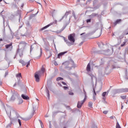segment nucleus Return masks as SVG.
Instances as JSON below:
<instances>
[{
    "label": "nucleus",
    "instance_id": "obj_4",
    "mask_svg": "<svg viewBox=\"0 0 128 128\" xmlns=\"http://www.w3.org/2000/svg\"><path fill=\"white\" fill-rule=\"evenodd\" d=\"M18 96H20V95L18 94L16 92L14 93L11 98V100H16V98H18Z\"/></svg>",
    "mask_w": 128,
    "mask_h": 128
},
{
    "label": "nucleus",
    "instance_id": "obj_3",
    "mask_svg": "<svg viewBox=\"0 0 128 128\" xmlns=\"http://www.w3.org/2000/svg\"><path fill=\"white\" fill-rule=\"evenodd\" d=\"M40 71L38 72L35 73L34 78L36 82H40Z\"/></svg>",
    "mask_w": 128,
    "mask_h": 128
},
{
    "label": "nucleus",
    "instance_id": "obj_49",
    "mask_svg": "<svg viewBox=\"0 0 128 128\" xmlns=\"http://www.w3.org/2000/svg\"><path fill=\"white\" fill-rule=\"evenodd\" d=\"M2 2V0H0V2Z\"/></svg>",
    "mask_w": 128,
    "mask_h": 128
},
{
    "label": "nucleus",
    "instance_id": "obj_22",
    "mask_svg": "<svg viewBox=\"0 0 128 128\" xmlns=\"http://www.w3.org/2000/svg\"><path fill=\"white\" fill-rule=\"evenodd\" d=\"M16 78H22V74L18 73L16 75Z\"/></svg>",
    "mask_w": 128,
    "mask_h": 128
},
{
    "label": "nucleus",
    "instance_id": "obj_2",
    "mask_svg": "<svg viewBox=\"0 0 128 128\" xmlns=\"http://www.w3.org/2000/svg\"><path fill=\"white\" fill-rule=\"evenodd\" d=\"M86 100V96H84V99L82 101H78L77 104V108H81L82 106V104H84V102Z\"/></svg>",
    "mask_w": 128,
    "mask_h": 128
},
{
    "label": "nucleus",
    "instance_id": "obj_32",
    "mask_svg": "<svg viewBox=\"0 0 128 128\" xmlns=\"http://www.w3.org/2000/svg\"><path fill=\"white\" fill-rule=\"evenodd\" d=\"M47 93L48 98H50V91L48 90H47Z\"/></svg>",
    "mask_w": 128,
    "mask_h": 128
},
{
    "label": "nucleus",
    "instance_id": "obj_41",
    "mask_svg": "<svg viewBox=\"0 0 128 128\" xmlns=\"http://www.w3.org/2000/svg\"><path fill=\"white\" fill-rule=\"evenodd\" d=\"M58 84L60 86H62V84H60V83H58Z\"/></svg>",
    "mask_w": 128,
    "mask_h": 128
},
{
    "label": "nucleus",
    "instance_id": "obj_37",
    "mask_svg": "<svg viewBox=\"0 0 128 128\" xmlns=\"http://www.w3.org/2000/svg\"><path fill=\"white\" fill-rule=\"evenodd\" d=\"M64 16L62 17V18L60 20V22H62V20H64Z\"/></svg>",
    "mask_w": 128,
    "mask_h": 128
},
{
    "label": "nucleus",
    "instance_id": "obj_14",
    "mask_svg": "<svg viewBox=\"0 0 128 128\" xmlns=\"http://www.w3.org/2000/svg\"><path fill=\"white\" fill-rule=\"evenodd\" d=\"M126 42H128V40H125L124 42H123V43L120 45V46L122 48V46H126Z\"/></svg>",
    "mask_w": 128,
    "mask_h": 128
},
{
    "label": "nucleus",
    "instance_id": "obj_13",
    "mask_svg": "<svg viewBox=\"0 0 128 128\" xmlns=\"http://www.w3.org/2000/svg\"><path fill=\"white\" fill-rule=\"evenodd\" d=\"M19 62H20V64H22V66L26 65V62H24V60H20L19 61Z\"/></svg>",
    "mask_w": 128,
    "mask_h": 128
},
{
    "label": "nucleus",
    "instance_id": "obj_33",
    "mask_svg": "<svg viewBox=\"0 0 128 128\" xmlns=\"http://www.w3.org/2000/svg\"><path fill=\"white\" fill-rule=\"evenodd\" d=\"M108 111H104L103 112V114H108Z\"/></svg>",
    "mask_w": 128,
    "mask_h": 128
},
{
    "label": "nucleus",
    "instance_id": "obj_10",
    "mask_svg": "<svg viewBox=\"0 0 128 128\" xmlns=\"http://www.w3.org/2000/svg\"><path fill=\"white\" fill-rule=\"evenodd\" d=\"M87 72H90V63H88L86 68Z\"/></svg>",
    "mask_w": 128,
    "mask_h": 128
},
{
    "label": "nucleus",
    "instance_id": "obj_6",
    "mask_svg": "<svg viewBox=\"0 0 128 128\" xmlns=\"http://www.w3.org/2000/svg\"><path fill=\"white\" fill-rule=\"evenodd\" d=\"M20 44L24 48L26 46V42L22 41L20 43Z\"/></svg>",
    "mask_w": 128,
    "mask_h": 128
},
{
    "label": "nucleus",
    "instance_id": "obj_12",
    "mask_svg": "<svg viewBox=\"0 0 128 128\" xmlns=\"http://www.w3.org/2000/svg\"><path fill=\"white\" fill-rule=\"evenodd\" d=\"M24 102V100H22L21 98H19L18 101V104H22Z\"/></svg>",
    "mask_w": 128,
    "mask_h": 128
},
{
    "label": "nucleus",
    "instance_id": "obj_15",
    "mask_svg": "<svg viewBox=\"0 0 128 128\" xmlns=\"http://www.w3.org/2000/svg\"><path fill=\"white\" fill-rule=\"evenodd\" d=\"M106 96V92H104L102 94V96H103V100H106V98H104V96Z\"/></svg>",
    "mask_w": 128,
    "mask_h": 128
},
{
    "label": "nucleus",
    "instance_id": "obj_28",
    "mask_svg": "<svg viewBox=\"0 0 128 128\" xmlns=\"http://www.w3.org/2000/svg\"><path fill=\"white\" fill-rule=\"evenodd\" d=\"M39 122L41 126L42 127V126H44V124H42V120H39Z\"/></svg>",
    "mask_w": 128,
    "mask_h": 128
},
{
    "label": "nucleus",
    "instance_id": "obj_29",
    "mask_svg": "<svg viewBox=\"0 0 128 128\" xmlns=\"http://www.w3.org/2000/svg\"><path fill=\"white\" fill-rule=\"evenodd\" d=\"M63 88L65 90H68V87L64 86H63Z\"/></svg>",
    "mask_w": 128,
    "mask_h": 128
},
{
    "label": "nucleus",
    "instance_id": "obj_43",
    "mask_svg": "<svg viewBox=\"0 0 128 128\" xmlns=\"http://www.w3.org/2000/svg\"><path fill=\"white\" fill-rule=\"evenodd\" d=\"M32 50V48H30V52H31Z\"/></svg>",
    "mask_w": 128,
    "mask_h": 128
},
{
    "label": "nucleus",
    "instance_id": "obj_51",
    "mask_svg": "<svg viewBox=\"0 0 128 128\" xmlns=\"http://www.w3.org/2000/svg\"><path fill=\"white\" fill-rule=\"evenodd\" d=\"M64 128H66V127H64Z\"/></svg>",
    "mask_w": 128,
    "mask_h": 128
},
{
    "label": "nucleus",
    "instance_id": "obj_35",
    "mask_svg": "<svg viewBox=\"0 0 128 128\" xmlns=\"http://www.w3.org/2000/svg\"><path fill=\"white\" fill-rule=\"evenodd\" d=\"M22 118V120H28V119L26 118Z\"/></svg>",
    "mask_w": 128,
    "mask_h": 128
},
{
    "label": "nucleus",
    "instance_id": "obj_24",
    "mask_svg": "<svg viewBox=\"0 0 128 128\" xmlns=\"http://www.w3.org/2000/svg\"><path fill=\"white\" fill-rule=\"evenodd\" d=\"M68 14H70V11L66 12L65 13V16H68Z\"/></svg>",
    "mask_w": 128,
    "mask_h": 128
},
{
    "label": "nucleus",
    "instance_id": "obj_50",
    "mask_svg": "<svg viewBox=\"0 0 128 128\" xmlns=\"http://www.w3.org/2000/svg\"><path fill=\"white\" fill-rule=\"evenodd\" d=\"M40 56H42V54H40Z\"/></svg>",
    "mask_w": 128,
    "mask_h": 128
},
{
    "label": "nucleus",
    "instance_id": "obj_34",
    "mask_svg": "<svg viewBox=\"0 0 128 128\" xmlns=\"http://www.w3.org/2000/svg\"><path fill=\"white\" fill-rule=\"evenodd\" d=\"M62 84H64V86H66V83L64 82H62Z\"/></svg>",
    "mask_w": 128,
    "mask_h": 128
},
{
    "label": "nucleus",
    "instance_id": "obj_8",
    "mask_svg": "<svg viewBox=\"0 0 128 128\" xmlns=\"http://www.w3.org/2000/svg\"><path fill=\"white\" fill-rule=\"evenodd\" d=\"M22 98L24 99V100H30V97H28V96H26L24 94H22Z\"/></svg>",
    "mask_w": 128,
    "mask_h": 128
},
{
    "label": "nucleus",
    "instance_id": "obj_31",
    "mask_svg": "<svg viewBox=\"0 0 128 128\" xmlns=\"http://www.w3.org/2000/svg\"><path fill=\"white\" fill-rule=\"evenodd\" d=\"M30 61H28V62H27L26 68H28V66L30 65Z\"/></svg>",
    "mask_w": 128,
    "mask_h": 128
},
{
    "label": "nucleus",
    "instance_id": "obj_45",
    "mask_svg": "<svg viewBox=\"0 0 128 128\" xmlns=\"http://www.w3.org/2000/svg\"><path fill=\"white\" fill-rule=\"evenodd\" d=\"M0 41L2 42V39L0 38Z\"/></svg>",
    "mask_w": 128,
    "mask_h": 128
},
{
    "label": "nucleus",
    "instance_id": "obj_19",
    "mask_svg": "<svg viewBox=\"0 0 128 128\" xmlns=\"http://www.w3.org/2000/svg\"><path fill=\"white\" fill-rule=\"evenodd\" d=\"M94 94L93 95V99L94 100H96V91L94 90Z\"/></svg>",
    "mask_w": 128,
    "mask_h": 128
},
{
    "label": "nucleus",
    "instance_id": "obj_20",
    "mask_svg": "<svg viewBox=\"0 0 128 128\" xmlns=\"http://www.w3.org/2000/svg\"><path fill=\"white\" fill-rule=\"evenodd\" d=\"M88 106L92 108V102H89L88 104Z\"/></svg>",
    "mask_w": 128,
    "mask_h": 128
},
{
    "label": "nucleus",
    "instance_id": "obj_39",
    "mask_svg": "<svg viewBox=\"0 0 128 128\" xmlns=\"http://www.w3.org/2000/svg\"><path fill=\"white\" fill-rule=\"evenodd\" d=\"M52 14H56V10H52Z\"/></svg>",
    "mask_w": 128,
    "mask_h": 128
},
{
    "label": "nucleus",
    "instance_id": "obj_9",
    "mask_svg": "<svg viewBox=\"0 0 128 128\" xmlns=\"http://www.w3.org/2000/svg\"><path fill=\"white\" fill-rule=\"evenodd\" d=\"M64 41L65 42H66V44H68V46H72V43H70V42H68V40H66V38H64Z\"/></svg>",
    "mask_w": 128,
    "mask_h": 128
},
{
    "label": "nucleus",
    "instance_id": "obj_38",
    "mask_svg": "<svg viewBox=\"0 0 128 128\" xmlns=\"http://www.w3.org/2000/svg\"><path fill=\"white\" fill-rule=\"evenodd\" d=\"M83 90H84V92H85V96H86V90H84V88H83Z\"/></svg>",
    "mask_w": 128,
    "mask_h": 128
},
{
    "label": "nucleus",
    "instance_id": "obj_30",
    "mask_svg": "<svg viewBox=\"0 0 128 128\" xmlns=\"http://www.w3.org/2000/svg\"><path fill=\"white\" fill-rule=\"evenodd\" d=\"M68 94H70V96H74V92H68Z\"/></svg>",
    "mask_w": 128,
    "mask_h": 128
},
{
    "label": "nucleus",
    "instance_id": "obj_17",
    "mask_svg": "<svg viewBox=\"0 0 128 128\" xmlns=\"http://www.w3.org/2000/svg\"><path fill=\"white\" fill-rule=\"evenodd\" d=\"M57 82H60V80H64V78L62 77L57 78L56 80Z\"/></svg>",
    "mask_w": 128,
    "mask_h": 128
},
{
    "label": "nucleus",
    "instance_id": "obj_5",
    "mask_svg": "<svg viewBox=\"0 0 128 128\" xmlns=\"http://www.w3.org/2000/svg\"><path fill=\"white\" fill-rule=\"evenodd\" d=\"M52 24H54V22L50 23L48 25H47V26H44V28H42L41 29H40V32H42V31L48 28H50V26H52Z\"/></svg>",
    "mask_w": 128,
    "mask_h": 128
},
{
    "label": "nucleus",
    "instance_id": "obj_42",
    "mask_svg": "<svg viewBox=\"0 0 128 128\" xmlns=\"http://www.w3.org/2000/svg\"><path fill=\"white\" fill-rule=\"evenodd\" d=\"M16 83H15L14 84V86H16Z\"/></svg>",
    "mask_w": 128,
    "mask_h": 128
},
{
    "label": "nucleus",
    "instance_id": "obj_11",
    "mask_svg": "<svg viewBox=\"0 0 128 128\" xmlns=\"http://www.w3.org/2000/svg\"><path fill=\"white\" fill-rule=\"evenodd\" d=\"M120 22H122V20H120V19H118V20H116V22H114V26H116V24H120Z\"/></svg>",
    "mask_w": 128,
    "mask_h": 128
},
{
    "label": "nucleus",
    "instance_id": "obj_7",
    "mask_svg": "<svg viewBox=\"0 0 128 128\" xmlns=\"http://www.w3.org/2000/svg\"><path fill=\"white\" fill-rule=\"evenodd\" d=\"M67 52H62L58 54V58H60V57L62 56L64 54H66Z\"/></svg>",
    "mask_w": 128,
    "mask_h": 128
},
{
    "label": "nucleus",
    "instance_id": "obj_46",
    "mask_svg": "<svg viewBox=\"0 0 128 128\" xmlns=\"http://www.w3.org/2000/svg\"><path fill=\"white\" fill-rule=\"evenodd\" d=\"M0 86H2V82L0 81Z\"/></svg>",
    "mask_w": 128,
    "mask_h": 128
},
{
    "label": "nucleus",
    "instance_id": "obj_21",
    "mask_svg": "<svg viewBox=\"0 0 128 128\" xmlns=\"http://www.w3.org/2000/svg\"><path fill=\"white\" fill-rule=\"evenodd\" d=\"M36 112V111L34 110L33 109L32 112L30 114L31 116V118L32 117V116H34V112Z\"/></svg>",
    "mask_w": 128,
    "mask_h": 128
},
{
    "label": "nucleus",
    "instance_id": "obj_26",
    "mask_svg": "<svg viewBox=\"0 0 128 128\" xmlns=\"http://www.w3.org/2000/svg\"><path fill=\"white\" fill-rule=\"evenodd\" d=\"M124 92H128V88H126L124 89Z\"/></svg>",
    "mask_w": 128,
    "mask_h": 128
},
{
    "label": "nucleus",
    "instance_id": "obj_1",
    "mask_svg": "<svg viewBox=\"0 0 128 128\" xmlns=\"http://www.w3.org/2000/svg\"><path fill=\"white\" fill-rule=\"evenodd\" d=\"M76 36V34L73 33L70 34L68 36V40L70 42L71 45L74 44V42H76V40L74 39V37Z\"/></svg>",
    "mask_w": 128,
    "mask_h": 128
},
{
    "label": "nucleus",
    "instance_id": "obj_18",
    "mask_svg": "<svg viewBox=\"0 0 128 128\" xmlns=\"http://www.w3.org/2000/svg\"><path fill=\"white\" fill-rule=\"evenodd\" d=\"M12 46V43H10L9 44H7L6 46V48H10Z\"/></svg>",
    "mask_w": 128,
    "mask_h": 128
},
{
    "label": "nucleus",
    "instance_id": "obj_27",
    "mask_svg": "<svg viewBox=\"0 0 128 128\" xmlns=\"http://www.w3.org/2000/svg\"><path fill=\"white\" fill-rule=\"evenodd\" d=\"M18 122L20 126H22V122H20V120H18Z\"/></svg>",
    "mask_w": 128,
    "mask_h": 128
},
{
    "label": "nucleus",
    "instance_id": "obj_16",
    "mask_svg": "<svg viewBox=\"0 0 128 128\" xmlns=\"http://www.w3.org/2000/svg\"><path fill=\"white\" fill-rule=\"evenodd\" d=\"M46 70V68H44V66H42L41 70V72L44 74Z\"/></svg>",
    "mask_w": 128,
    "mask_h": 128
},
{
    "label": "nucleus",
    "instance_id": "obj_36",
    "mask_svg": "<svg viewBox=\"0 0 128 128\" xmlns=\"http://www.w3.org/2000/svg\"><path fill=\"white\" fill-rule=\"evenodd\" d=\"M86 22H90V19L87 20Z\"/></svg>",
    "mask_w": 128,
    "mask_h": 128
},
{
    "label": "nucleus",
    "instance_id": "obj_48",
    "mask_svg": "<svg viewBox=\"0 0 128 128\" xmlns=\"http://www.w3.org/2000/svg\"><path fill=\"white\" fill-rule=\"evenodd\" d=\"M123 107H124L123 106H122V108H121L122 110Z\"/></svg>",
    "mask_w": 128,
    "mask_h": 128
},
{
    "label": "nucleus",
    "instance_id": "obj_47",
    "mask_svg": "<svg viewBox=\"0 0 128 128\" xmlns=\"http://www.w3.org/2000/svg\"><path fill=\"white\" fill-rule=\"evenodd\" d=\"M4 2H5V4H8V3H6V1H4Z\"/></svg>",
    "mask_w": 128,
    "mask_h": 128
},
{
    "label": "nucleus",
    "instance_id": "obj_40",
    "mask_svg": "<svg viewBox=\"0 0 128 128\" xmlns=\"http://www.w3.org/2000/svg\"><path fill=\"white\" fill-rule=\"evenodd\" d=\"M110 118H111L112 120L114 119V116H110Z\"/></svg>",
    "mask_w": 128,
    "mask_h": 128
},
{
    "label": "nucleus",
    "instance_id": "obj_44",
    "mask_svg": "<svg viewBox=\"0 0 128 128\" xmlns=\"http://www.w3.org/2000/svg\"><path fill=\"white\" fill-rule=\"evenodd\" d=\"M85 33H82L80 34V36H82V34H84Z\"/></svg>",
    "mask_w": 128,
    "mask_h": 128
},
{
    "label": "nucleus",
    "instance_id": "obj_25",
    "mask_svg": "<svg viewBox=\"0 0 128 128\" xmlns=\"http://www.w3.org/2000/svg\"><path fill=\"white\" fill-rule=\"evenodd\" d=\"M116 128H120V126L118 122H117V123H116Z\"/></svg>",
    "mask_w": 128,
    "mask_h": 128
},
{
    "label": "nucleus",
    "instance_id": "obj_23",
    "mask_svg": "<svg viewBox=\"0 0 128 128\" xmlns=\"http://www.w3.org/2000/svg\"><path fill=\"white\" fill-rule=\"evenodd\" d=\"M120 98L122 100H126V96H122Z\"/></svg>",
    "mask_w": 128,
    "mask_h": 128
}]
</instances>
